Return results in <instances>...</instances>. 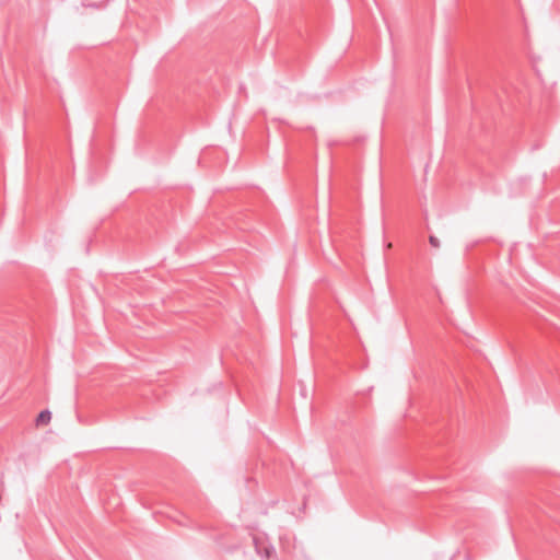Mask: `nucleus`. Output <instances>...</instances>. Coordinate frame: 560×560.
I'll list each match as a JSON object with an SVG mask.
<instances>
[{
	"mask_svg": "<svg viewBox=\"0 0 560 560\" xmlns=\"http://www.w3.org/2000/svg\"><path fill=\"white\" fill-rule=\"evenodd\" d=\"M51 420V412L48 409L42 410L36 417V425H45L48 424Z\"/></svg>",
	"mask_w": 560,
	"mask_h": 560,
	"instance_id": "f257e3e1",
	"label": "nucleus"
},
{
	"mask_svg": "<svg viewBox=\"0 0 560 560\" xmlns=\"http://www.w3.org/2000/svg\"><path fill=\"white\" fill-rule=\"evenodd\" d=\"M254 542H255V545H256V550H257V552H258L259 555H261V556H262V552H261V550L259 549V547H258V545H257V539H256V538L254 539ZM272 551H273V548H272V547H271V548H269V547H265V548H264V557H265V558H269Z\"/></svg>",
	"mask_w": 560,
	"mask_h": 560,
	"instance_id": "f03ea898",
	"label": "nucleus"
},
{
	"mask_svg": "<svg viewBox=\"0 0 560 560\" xmlns=\"http://www.w3.org/2000/svg\"><path fill=\"white\" fill-rule=\"evenodd\" d=\"M429 243L432 247H435V248L440 247V241L436 236L431 235L429 237Z\"/></svg>",
	"mask_w": 560,
	"mask_h": 560,
	"instance_id": "7ed1b4c3",
	"label": "nucleus"
}]
</instances>
